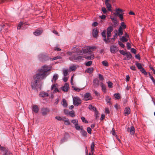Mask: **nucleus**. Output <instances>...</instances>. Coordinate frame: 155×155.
<instances>
[{
  "instance_id": "1",
  "label": "nucleus",
  "mask_w": 155,
  "mask_h": 155,
  "mask_svg": "<svg viewBox=\"0 0 155 155\" xmlns=\"http://www.w3.org/2000/svg\"><path fill=\"white\" fill-rule=\"evenodd\" d=\"M50 70V69L47 66H43L38 70V73L34 76V79L38 81L42 80L46 77L47 72Z\"/></svg>"
},
{
  "instance_id": "2",
  "label": "nucleus",
  "mask_w": 155,
  "mask_h": 155,
  "mask_svg": "<svg viewBox=\"0 0 155 155\" xmlns=\"http://www.w3.org/2000/svg\"><path fill=\"white\" fill-rule=\"evenodd\" d=\"M94 58V55L91 54V53L89 52L88 53V55H85V56L83 55H81L79 56L78 57L74 56L73 58L71 57H69V59L71 61H72L73 60L79 61L81 59H83L84 58H85L87 59L91 60L93 59Z\"/></svg>"
},
{
  "instance_id": "3",
  "label": "nucleus",
  "mask_w": 155,
  "mask_h": 155,
  "mask_svg": "<svg viewBox=\"0 0 155 155\" xmlns=\"http://www.w3.org/2000/svg\"><path fill=\"white\" fill-rule=\"evenodd\" d=\"M82 50L83 49L81 48L78 47H74L72 49V52L73 53H77L78 54H80L82 53Z\"/></svg>"
},
{
  "instance_id": "4",
  "label": "nucleus",
  "mask_w": 155,
  "mask_h": 155,
  "mask_svg": "<svg viewBox=\"0 0 155 155\" xmlns=\"http://www.w3.org/2000/svg\"><path fill=\"white\" fill-rule=\"evenodd\" d=\"M123 12V10L120 8L117 9L116 10V12L114 14L119 17L121 20L122 21L123 19V15L122 14H120V12L122 13Z\"/></svg>"
},
{
  "instance_id": "5",
  "label": "nucleus",
  "mask_w": 155,
  "mask_h": 155,
  "mask_svg": "<svg viewBox=\"0 0 155 155\" xmlns=\"http://www.w3.org/2000/svg\"><path fill=\"white\" fill-rule=\"evenodd\" d=\"M73 104L74 105L78 106L81 102V100L78 97H74L73 98Z\"/></svg>"
},
{
  "instance_id": "6",
  "label": "nucleus",
  "mask_w": 155,
  "mask_h": 155,
  "mask_svg": "<svg viewBox=\"0 0 155 155\" xmlns=\"http://www.w3.org/2000/svg\"><path fill=\"white\" fill-rule=\"evenodd\" d=\"M118 50V48L115 45H112L110 46V51L112 53H116Z\"/></svg>"
},
{
  "instance_id": "7",
  "label": "nucleus",
  "mask_w": 155,
  "mask_h": 155,
  "mask_svg": "<svg viewBox=\"0 0 155 155\" xmlns=\"http://www.w3.org/2000/svg\"><path fill=\"white\" fill-rule=\"evenodd\" d=\"M38 82V81L36 80H34V81L31 82V85L32 89H37Z\"/></svg>"
},
{
  "instance_id": "8",
  "label": "nucleus",
  "mask_w": 155,
  "mask_h": 155,
  "mask_svg": "<svg viewBox=\"0 0 155 155\" xmlns=\"http://www.w3.org/2000/svg\"><path fill=\"white\" fill-rule=\"evenodd\" d=\"M92 99V97L90 93H87L84 96V100L85 101L91 100Z\"/></svg>"
},
{
  "instance_id": "9",
  "label": "nucleus",
  "mask_w": 155,
  "mask_h": 155,
  "mask_svg": "<svg viewBox=\"0 0 155 155\" xmlns=\"http://www.w3.org/2000/svg\"><path fill=\"white\" fill-rule=\"evenodd\" d=\"M0 149L2 153V154L3 155H5L6 153L9 151L7 148L5 147H2L1 145H0Z\"/></svg>"
},
{
  "instance_id": "10",
  "label": "nucleus",
  "mask_w": 155,
  "mask_h": 155,
  "mask_svg": "<svg viewBox=\"0 0 155 155\" xmlns=\"http://www.w3.org/2000/svg\"><path fill=\"white\" fill-rule=\"evenodd\" d=\"M61 88L65 92L68 91L69 88V84L68 83H65L64 86L61 87Z\"/></svg>"
},
{
  "instance_id": "11",
  "label": "nucleus",
  "mask_w": 155,
  "mask_h": 155,
  "mask_svg": "<svg viewBox=\"0 0 155 155\" xmlns=\"http://www.w3.org/2000/svg\"><path fill=\"white\" fill-rule=\"evenodd\" d=\"M96 48L95 46L87 47L86 49H84L83 50V53H87L88 51H91V49H93Z\"/></svg>"
},
{
  "instance_id": "12",
  "label": "nucleus",
  "mask_w": 155,
  "mask_h": 155,
  "mask_svg": "<svg viewBox=\"0 0 155 155\" xmlns=\"http://www.w3.org/2000/svg\"><path fill=\"white\" fill-rule=\"evenodd\" d=\"M113 30V28L110 26L107 28V37H110L111 35V32Z\"/></svg>"
},
{
  "instance_id": "13",
  "label": "nucleus",
  "mask_w": 155,
  "mask_h": 155,
  "mask_svg": "<svg viewBox=\"0 0 155 155\" xmlns=\"http://www.w3.org/2000/svg\"><path fill=\"white\" fill-rule=\"evenodd\" d=\"M41 113L44 116L47 114L49 112V110L48 108H43L41 109Z\"/></svg>"
},
{
  "instance_id": "14",
  "label": "nucleus",
  "mask_w": 155,
  "mask_h": 155,
  "mask_svg": "<svg viewBox=\"0 0 155 155\" xmlns=\"http://www.w3.org/2000/svg\"><path fill=\"white\" fill-rule=\"evenodd\" d=\"M99 81L98 80L97 78H95L93 81L94 87L95 88H96L99 86Z\"/></svg>"
},
{
  "instance_id": "15",
  "label": "nucleus",
  "mask_w": 155,
  "mask_h": 155,
  "mask_svg": "<svg viewBox=\"0 0 155 155\" xmlns=\"http://www.w3.org/2000/svg\"><path fill=\"white\" fill-rule=\"evenodd\" d=\"M127 131L130 132L131 135H133L135 133V128L134 127L131 126L130 128H128Z\"/></svg>"
},
{
  "instance_id": "16",
  "label": "nucleus",
  "mask_w": 155,
  "mask_h": 155,
  "mask_svg": "<svg viewBox=\"0 0 155 155\" xmlns=\"http://www.w3.org/2000/svg\"><path fill=\"white\" fill-rule=\"evenodd\" d=\"M32 110L33 112L35 113H37L39 110V108L37 105H33Z\"/></svg>"
},
{
  "instance_id": "17",
  "label": "nucleus",
  "mask_w": 155,
  "mask_h": 155,
  "mask_svg": "<svg viewBox=\"0 0 155 155\" xmlns=\"http://www.w3.org/2000/svg\"><path fill=\"white\" fill-rule=\"evenodd\" d=\"M42 30H37L33 32V34L36 36H38L41 35L42 33Z\"/></svg>"
},
{
  "instance_id": "18",
  "label": "nucleus",
  "mask_w": 155,
  "mask_h": 155,
  "mask_svg": "<svg viewBox=\"0 0 155 155\" xmlns=\"http://www.w3.org/2000/svg\"><path fill=\"white\" fill-rule=\"evenodd\" d=\"M124 114L126 116L130 113V108L128 107H126L124 110Z\"/></svg>"
},
{
  "instance_id": "19",
  "label": "nucleus",
  "mask_w": 155,
  "mask_h": 155,
  "mask_svg": "<svg viewBox=\"0 0 155 155\" xmlns=\"http://www.w3.org/2000/svg\"><path fill=\"white\" fill-rule=\"evenodd\" d=\"M93 35L94 37L97 38L98 36V31L97 29H94L93 31Z\"/></svg>"
},
{
  "instance_id": "20",
  "label": "nucleus",
  "mask_w": 155,
  "mask_h": 155,
  "mask_svg": "<svg viewBox=\"0 0 155 155\" xmlns=\"http://www.w3.org/2000/svg\"><path fill=\"white\" fill-rule=\"evenodd\" d=\"M118 35L119 36H121L123 34V31L122 28L121 26H120L118 29V32L117 33Z\"/></svg>"
},
{
  "instance_id": "21",
  "label": "nucleus",
  "mask_w": 155,
  "mask_h": 155,
  "mask_svg": "<svg viewBox=\"0 0 155 155\" xmlns=\"http://www.w3.org/2000/svg\"><path fill=\"white\" fill-rule=\"evenodd\" d=\"M58 75L57 74H54L53 76V78L51 80V81L52 82H53V81L55 82L58 79Z\"/></svg>"
},
{
  "instance_id": "22",
  "label": "nucleus",
  "mask_w": 155,
  "mask_h": 155,
  "mask_svg": "<svg viewBox=\"0 0 155 155\" xmlns=\"http://www.w3.org/2000/svg\"><path fill=\"white\" fill-rule=\"evenodd\" d=\"M81 128V130L80 131L81 133L83 136L86 137L87 135L86 131L84 130L83 127Z\"/></svg>"
},
{
  "instance_id": "23",
  "label": "nucleus",
  "mask_w": 155,
  "mask_h": 155,
  "mask_svg": "<svg viewBox=\"0 0 155 155\" xmlns=\"http://www.w3.org/2000/svg\"><path fill=\"white\" fill-rule=\"evenodd\" d=\"M106 7L107 8V10L109 11H112L111 5L109 3H105Z\"/></svg>"
},
{
  "instance_id": "24",
  "label": "nucleus",
  "mask_w": 155,
  "mask_h": 155,
  "mask_svg": "<svg viewBox=\"0 0 155 155\" xmlns=\"http://www.w3.org/2000/svg\"><path fill=\"white\" fill-rule=\"evenodd\" d=\"M101 87L102 91L104 92H106V86L102 82H101Z\"/></svg>"
},
{
  "instance_id": "25",
  "label": "nucleus",
  "mask_w": 155,
  "mask_h": 155,
  "mask_svg": "<svg viewBox=\"0 0 155 155\" xmlns=\"http://www.w3.org/2000/svg\"><path fill=\"white\" fill-rule=\"evenodd\" d=\"M94 70V69L93 68H88L85 71V72L90 74Z\"/></svg>"
},
{
  "instance_id": "26",
  "label": "nucleus",
  "mask_w": 155,
  "mask_h": 155,
  "mask_svg": "<svg viewBox=\"0 0 155 155\" xmlns=\"http://www.w3.org/2000/svg\"><path fill=\"white\" fill-rule=\"evenodd\" d=\"M105 100H106V101L107 103H108L110 105L111 104V98L110 97H109V96H106V97Z\"/></svg>"
},
{
  "instance_id": "27",
  "label": "nucleus",
  "mask_w": 155,
  "mask_h": 155,
  "mask_svg": "<svg viewBox=\"0 0 155 155\" xmlns=\"http://www.w3.org/2000/svg\"><path fill=\"white\" fill-rule=\"evenodd\" d=\"M95 146L94 143V142H92L91 145V152L93 154V151L94 150V147Z\"/></svg>"
},
{
  "instance_id": "28",
  "label": "nucleus",
  "mask_w": 155,
  "mask_h": 155,
  "mask_svg": "<svg viewBox=\"0 0 155 155\" xmlns=\"http://www.w3.org/2000/svg\"><path fill=\"white\" fill-rule=\"evenodd\" d=\"M69 68L71 71H75L77 68V67L75 65H72Z\"/></svg>"
},
{
  "instance_id": "29",
  "label": "nucleus",
  "mask_w": 155,
  "mask_h": 155,
  "mask_svg": "<svg viewBox=\"0 0 155 155\" xmlns=\"http://www.w3.org/2000/svg\"><path fill=\"white\" fill-rule=\"evenodd\" d=\"M110 37H107V38H104V41L106 43H108L110 42L111 41L110 39L109 38Z\"/></svg>"
},
{
  "instance_id": "30",
  "label": "nucleus",
  "mask_w": 155,
  "mask_h": 155,
  "mask_svg": "<svg viewBox=\"0 0 155 155\" xmlns=\"http://www.w3.org/2000/svg\"><path fill=\"white\" fill-rule=\"evenodd\" d=\"M136 65L137 67L139 69H140L143 67H142L141 64L136 62Z\"/></svg>"
},
{
  "instance_id": "31",
  "label": "nucleus",
  "mask_w": 155,
  "mask_h": 155,
  "mask_svg": "<svg viewBox=\"0 0 155 155\" xmlns=\"http://www.w3.org/2000/svg\"><path fill=\"white\" fill-rule=\"evenodd\" d=\"M71 123L74 125V127L78 124V120L74 119L71 120Z\"/></svg>"
},
{
  "instance_id": "32",
  "label": "nucleus",
  "mask_w": 155,
  "mask_h": 155,
  "mask_svg": "<svg viewBox=\"0 0 155 155\" xmlns=\"http://www.w3.org/2000/svg\"><path fill=\"white\" fill-rule=\"evenodd\" d=\"M120 39L123 42H127L128 41V39L124 36H123Z\"/></svg>"
},
{
  "instance_id": "33",
  "label": "nucleus",
  "mask_w": 155,
  "mask_h": 155,
  "mask_svg": "<svg viewBox=\"0 0 155 155\" xmlns=\"http://www.w3.org/2000/svg\"><path fill=\"white\" fill-rule=\"evenodd\" d=\"M61 57L60 56H57L53 58H50V59L51 60L53 61L55 60H56L57 59H61Z\"/></svg>"
},
{
  "instance_id": "34",
  "label": "nucleus",
  "mask_w": 155,
  "mask_h": 155,
  "mask_svg": "<svg viewBox=\"0 0 155 155\" xmlns=\"http://www.w3.org/2000/svg\"><path fill=\"white\" fill-rule=\"evenodd\" d=\"M89 109L91 110H93L94 111H96V109L92 105H90L88 107Z\"/></svg>"
},
{
  "instance_id": "35",
  "label": "nucleus",
  "mask_w": 155,
  "mask_h": 155,
  "mask_svg": "<svg viewBox=\"0 0 155 155\" xmlns=\"http://www.w3.org/2000/svg\"><path fill=\"white\" fill-rule=\"evenodd\" d=\"M125 55L127 57V59L128 60L130 59L132 57V55L129 52H126Z\"/></svg>"
},
{
  "instance_id": "36",
  "label": "nucleus",
  "mask_w": 155,
  "mask_h": 155,
  "mask_svg": "<svg viewBox=\"0 0 155 155\" xmlns=\"http://www.w3.org/2000/svg\"><path fill=\"white\" fill-rule=\"evenodd\" d=\"M62 105L64 107H66L67 106V104L66 102V100L65 99H63L62 100Z\"/></svg>"
},
{
  "instance_id": "37",
  "label": "nucleus",
  "mask_w": 155,
  "mask_h": 155,
  "mask_svg": "<svg viewBox=\"0 0 155 155\" xmlns=\"http://www.w3.org/2000/svg\"><path fill=\"white\" fill-rule=\"evenodd\" d=\"M114 96V97L117 99H119L120 97V94L119 93L115 94Z\"/></svg>"
},
{
  "instance_id": "38",
  "label": "nucleus",
  "mask_w": 155,
  "mask_h": 155,
  "mask_svg": "<svg viewBox=\"0 0 155 155\" xmlns=\"http://www.w3.org/2000/svg\"><path fill=\"white\" fill-rule=\"evenodd\" d=\"M83 127L82 126H80L78 125H78H76L75 127V129L78 130H81V128Z\"/></svg>"
},
{
  "instance_id": "39",
  "label": "nucleus",
  "mask_w": 155,
  "mask_h": 155,
  "mask_svg": "<svg viewBox=\"0 0 155 155\" xmlns=\"http://www.w3.org/2000/svg\"><path fill=\"white\" fill-rule=\"evenodd\" d=\"M140 70L142 73H143L145 75H146L147 74V72L143 68L140 69Z\"/></svg>"
},
{
  "instance_id": "40",
  "label": "nucleus",
  "mask_w": 155,
  "mask_h": 155,
  "mask_svg": "<svg viewBox=\"0 0 155 155\" xmlns=\"http://www.w3.org/2000/svg\"><path fill=\"white\" fill-rule=\"evenodd\" d=\"M40 95L41 96V97H43V96L47 97L48 96V93H45L44 92H42V93H41L40 94Z\"/></svg>"
},
{
  "instance_id": "41",
  "label": "nucleus",
  "mask_w": 155,
  "mask_h": 155,
  "mask_svg": "<svg viewBox=\"0 0 155 155\" xmlns=\"http://www.w3.org/2000/svg\"><path fill=\"white\" fill-rule=\"evenodd\" d=\"M102 64L105 66H107L108 65V64L106 61H102Z\"/></svg>"
},
{
  "instance_id": "42",
  "label": "nucleus",
  "mask_w": 155,
  "mask_h": 155,
  "mask_svg": "<svg viewBox=\"0 0 155 155\" xmlns=\"http://www.w3.org/2000/svg\"><path fill=\"white\" fill-rule=\"evenodd\" d=\"M108 84V87L109 88H111L112 87L113 83L110 81H108L107 82Z\"/></svg>"
},
{
  "instance_id": "43",
  "label": "nucleus",
  "mask_w": 155,
  "mask_h": 155,
  "mask_svg": "<svg viewBox=\"0 0 155 155\" xmlns=\"http://www.w3.org/2000/svg\"><path fill=\"white\" fill-rule=\"evenodd\" d=\"M63 72L64 76H66L68 74V70H64Z\"/></svg>"
},
{
  "instance_id": "44",
  "label": "nucleus",
  "mask_w": 155,
  "mask_h": 155,
  "mask_svg": "<svg viewBox=\"0 0 155 155\" xmlns=\"http://www.w3.org/2000/svg\"><path fill=\"white\" fill-rule=\"evenodd\" d=\"M72 87L75 91H78V92L80 91H81V89H80L78 88L77 87H75L74 86H72Z\"/></svg>"
},
{
  "instance_id": "45",
  "label": "nucleus",
  "mask_w": 155,
  "mask_h": 155,
  "mask_svg": "<svg viewBox=\"0 0 155 155\" xmlns=\"http://www.w3.org/2000/svg\"><path fill=\"white\" fill-rule=\"evenodd\" d=\"M69 114L72 117H74L75 116L74 113L73 111L70 112L69 113Z\"/></svg>"
},
{
  "instance_id": "46",
  "label": "nucleus",
  "mask_w": 155,
  "mask_h": 155,
  "mask_svg": "<svg viewBox=\"0 0 155 155\" xmlns=\"http://www.w3.org/2000/svg\"><path fill=\"white\" fill-rule=\"evenodd\" d=\"M92 63V61H89L86 63L85 65L87 66H89L91 65Z\"/></svg>"
},
{
  "instance_id": "47",
  "label": "nucleus",
  "mask_w": 155,
  "mask_h": 155,
  "mask_svg": "<svg viewBox=\"0 0 155 155\" xmlns=\"http://www.w3.org/2000/svg\"><path fill=\"white\" fill-rule=\"evenodd\" d=\"M99 78L101 81H103L104 80V78L103 76L101 74H98Z\"/></svg>"
},
{
  "instance_id": "48",
  "label": "nucleus",
  "mask_w": 155,
  "mask_h": 155,
  "mask_svg": "<svg viewBox=\"0 0 155 155\" xmlns=\"http://www.w3.org/2000/svg\"><path fill=\"white\" fill-rule=\"evenodd\" d=\"M81 119L83 122H84L86 123H88V121L85 120V118L84 117H81Z\"/></svg>"
},
{
  "instance_id": "49",
  "label": "nucleus",
  "mask_w": 155,
  "mask_h": 155,
  "mask_svg": "<svg viewBox=\"0 0 155 155\" xmlns=\"http://www.w3.org/2000/svg\"><path fill=\"white\" fill-rule=\"evenodd\" d=\"M116 32H117V31H116ZM117 35H118V34H117V33H115L114 35L113 36L114 38H112L111 39H113L114 41L115 40V39L117 38Z\"/></svg>"
},
{
  "instance_id": "50",
  "label": "nucleus",
  "mask_w": 155,
  "mask_h": 155,
  "mask_svg": "<svg viewBox=\"0 0 155 155\" xmlns=\"http://www.w3.org/2000/svg\"><path fill=\"white\" fill-rule=\"evenodd\" d=\"M101 35L104 38H106V31H104L103 32H102L101 33Z\"/></svg>"
},
{
  "instance_id": "51",
  "label": "nucleus",
  "mask_w": 155,
  "mask_h": 155,
  "mask_svg": "<svg viewBox=\"0 0 155 155\" xmlns=\"http://www.w3.org/2000/svg\"><path fill=\"white\" fill-rule=\"evenodd\" d=\"M120 25H121V27H123V28L125 29L126 28V25H125L124 23V22H122L121 23Z\"/></svg>"
},
{
  "instance_id": "52",
  "label": "nucleus",
  "mask_w": 155,
  "mask_h": 155,
  "mask_svg": "<svg viewBox=\"0 0 155 155\" xmlns=\"http://www.w3.org/2000/svg\"><path fill=\"white\" fill-rule=\"evenodd\" d=\"M120 53L122 54L125 55L127 52H125L124 50H119Z\"/></svg>"
},
{
  "instance_id": "53",
  "label": "nucleus",
  "mask_w": 155,
  "mask_h": 155,
  "mask_svg": "<svg viewBox=\"0 0 155 155\" xmlns=\"http://www.w3.org/2000/svg\"><path fill=\"white\" fill-rule=\"evenodd\" d=\"M149 75H150V78H151V79L152 80V81L153 82V83L155 85V80L153 78V77L150 74H149Z\"/></svg>"
},
{
  "instance_id": "54",
  "label": "nucleus",
  "mask_w": 155,
  "mask_h": 155,
  "mask_svg": "<svg viewBox=\"0 0 155 155\" xmlns=\"http://www.w3.org/2000/svg\"><path fill=\"white\" fill-rule=\"evenodd\" d=\"M66 125H69L71 124V122L69 121L68 119L64 123Z\"/></svg>"
},
{
  "instance_id": "55",
  "label": "nucleus",
  "mask_w": 155,
  "mask_h": 155,
  "mask_svg": "<svg viewBox=\"0 0 155 155\" xmlns=\"http://www.w3.org/2000/svg\"><path fill=\"white\" fill-rule=\"evenodd\" d=\"M118 43L119 45L122 47L124 48L125 47L124 45L120 41H119L118 42Z\"/></svg>"
},
{
  "instance_id": "56",
  "label": "nucleus",
  "mask_w": 155,
  "mask_h": 155,
  "mask_svg": "<svg viewBox=\"0 0 155 155\" xmlns=\"http://www.w3.org/2000/svg\"><path fill=\"white\" fill-rule=\"evenodd\" d=\"M102 11L104 14H105L107 12V10L105 7H103L102 8Z\"/></svg>"
},
{
  "instance_id": "57",
  "label": "nucleus",
  "mask_w": 155,
  "mask_h": 155,
  "mask_svg": "<svg viewBox=\"0 0 155 155\" xmlns=\"http://www.w3.org/2000/svg\"><path fill=\"white\" fill-rule=\"evenodd\" d=\"M87 130L88 133L89 134H91V129L90 127H88L87 128Z\"/></svg>"
},
{
  "instance_id": "58",
  "label": "nucleus",
  "mask_w": 155,
  "mask_h": 155,
  "mask_svg": "<svg viewBox=\"0 0 155 155\" xmlns=\"http://www.w3.org/2000/svg\"><path fill=\"white\" fill-rule=\"evenodd\" d=\"M131 47V45L129 43H127V48L128 49H130Z\"/></svg>"
},
{
  "instance_id": "59",
  "label": "nucleus",
  "mask_w": 155,
  "mask_h": 155,
  "mask_svg": "<svg viewBox=\"0 0 155 155\" xmlns=\"http://www.w3.org/2000/svg\"><path fill=\"white\" fill-rule=\"evenodd\" d=\"M23 25V24H22L21 23H20L18 25L17 28L18 29H20L21 26H22Z\"/></svg>"
},
{
  "instance_id": "60",
  "label": "nucleus",
  "mask_w": 155,
  "mask_h": 155,
  "mask_svg": "<svg viewBox=\"0 0 155 155\" xmlns=\"http://www.w3.org/2000/svg\"><path fill=\"white\" fill-rule=\"evenodd\" d=\"M131 52L135 54L136 52V50L134 48L131 49Z\"/></svg>"
},
{
  "instance_id": "61",
  "label": "nucleus",
  "mask_w": 155,
  "mask_h": 155,
  "mask_svg": "<svg viewBox=\"0 0 155 155\" xmlns=\"http://www.w3.org/2000/svg\"><path fill=\"white\" fill-rule=\"evenodd\" d=\"M56 84H54L52 85L51 87V90H53V89H54L56 88Z\"/></svg>"
},
{
  "instance_id": "62",
  "label": "nucleus",
  "mask_w": 155,
  "mask_h": 155,
  "mask_svg": "<svg viewBox=\"0 0 155 155\" xmlns=\"http://www.w3.org/2000/svg\"><path fill=\"white\" fill-rule=\"evenodd\" d=\"M130 68L133 71H136V69L135 68V67L134 66H132L130 67Z\"/></svg>"
},
{
  "instance_id": "63",
  "label": "nucleus",
  "mask_w": 155,
  "mask_h": 155,
  "mask_svg": "<svg viewBox=\"0 0 155 155\" xmlns=\"http://www.w3.org/2000/svg\"><path fill=\"white\" fill-rule=\"evenodd\" d=\"M55 118L59 120H62V118L61 117L59 116H57L55 117Z\"/></svg>"
},
{
  "instance_id": "64",
  "label": "nucleus",
  "mask_w": 155,
  "mask_h": 155,
  "mask_svg": "<svg viewBox=\"0 0 155 155\" xmlns=\"http://www.w3.org/2000/svg\"><path fill=\"white\" fill-rule=\"evenodd\" d=\"M99 17L102 19H105L106 18V16L104 15H102L101 16H100Z\"/></svg>"
}]
</instances>
